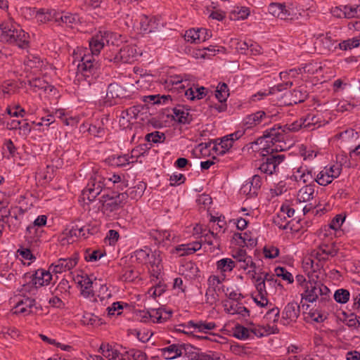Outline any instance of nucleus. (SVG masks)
<instances>
[{"mask_svg":"<svg viewBox=\"0 0 360 360\" xmlns=\"http://www.w3.org/2000/svg\"><path fill=\"white\" fill-rule=\"evenodd\" d=\"M342 11L344 18H355L360 17V4L342 6Z\"/></svg>","mask_w":360,"mask_h":360,"instance_id":"45","label":"nucleus"},{"mask_svg":"<svg viewBox=\"0 0 360 360\" xmlns=\"http://www.w3.org/2000/svg\"><path fill=\"white\" fill-rule=\"evenodd\" d=\"M141 108V105H134L122 111L120 122L127 120L129 122L131 120H136Z\"/></svg>","mask_w":360,"mask_h":360,"instance_id":"37","label":"nucleus"},{"mask_svg":"<svg viewBox=\"0 0 360 360\" xmlns=\"http://www.w3.org/2000/svg\"><path fill=\"white\" fill-rule=\"evenodd\" d=\"M99 230L96 224H86L79 226L77 224H72L70 229H66L65 234L68 236L87 238L90 235L96 234Z\"/></svg>","mask_w":360,"mask_h":360,"instance_id":"13","label":"nucleus"},{"mask_svg":"<svg viewBox=\"0 0 360 360\" xmlns=\"http://www.w3.org/2000/svg\"><path fill=\"white\" fill-rule=\"evenodd\" d=\"M314 188L313 186L309 184L301 188L297 195L296 201L299 202H306L313 199Z\"/></svg>","mask_w":360,"mask_h":360,"instance_id":"34","label":"nucleus"},{"mask_svg":"<svg viewBox=\"0 0 360 360\" xmlns=\"http://www.w3.org/2000/svg\"><path fill=\"white\" fill-rule=\"evenodd\" d=\"M284 4L279 3H271L269 6L268 11L272 15L281 19V15L283 14Z\"/></svg>","mask_w":360,"mask_h":360,"instance_id":"60","label":"nucleus"},{"mask_svg":"<svg viewBox=\"0 0 360 360\" xmlns=\"http://www.w3.org/2000/svg\"><path fill=\"white\" fill-rule=\"evenodd\" d=\"M261 185L262 179L260 176L255 174L242 186L240 193L249 197H253L257 194Z\"/></svg>","mask_w":360,"mask_h":360,"instance_id":"20","label":"nucleus"},{"mask_svg":"<svg viewBox=\"0 0 360 360\" xmlns=\"http://www.w3.org/2000/svg\"><path fill=\"white\" fill-rule=\"evenodd\" d=\"M224 311L231 315L238 314L243 317L249 316V310L238 302H229L224 304Z\"/></svg>","mask_w":360,"mask_h":360,"instance_id":"31","label":"nucleus"},{"mask_svg":"<svg viewBox=\"0 0 360 360\" xmlns=\"http://www.w3.org/2000/svg\"><path fill=\"white\" fill-rule=\"evenodd\" d=\"M188 79L186 78V76L181 75H174L170 76L165 80V84L167 87H174L176 89H185V85L183 84L184 82H187Z\"/></svg>","mask_w":360,"mask_h":360,"instance_id":"40","label":"nucleus"},{"mask_svg":"<svg viewBox=\"0 0 360 360\" xmlns=\"http://www.w3.org/2000/svg\"><path fill=\"white\" fill-rule=\"evenodd\" d=\"M304 123V129L311 131L316 128H319L325 125L327 122L323 119L321 113L318 112H311L303 117Z\"/></svg>","mask_w":360,"mask_h":360,"instance_id":"21","label":"nucleus"},{"mask_svg":"<svg viewBox=\"0 0 360 360\" xmlns=\"http://www.w3.org/2000/svg\"><path fill=\"white\" fill-rule=\"evenodd\" d=\"M180 271L185 276L194 278L198 276V268L196 264L192 262H187L180 268Z\"/></svg>","mask_w":360,"mask_h":360,"instance_id":"41","label":"nucleus"},{"mask_svg":"<svg viewBox=\"0 0 360 360\" xmlns=\"http://www.w3.org/2000/svg\"><path fill=\"white\" fill-rule=\"evenodd\" d=\"M151 252V249L146 246L143 248L136 250L134 252V257L139 263L146 264H148L149 255Z\"/></svg>","mask_w":360,"mask_h":360,"instance_id":"44","label":"nucleus"},{"mask_svg":"<svg viewBox=\"0 0 360 360\" xmlns=\"http://www.w3.org/2000/svg\"><path fill=\"white\" fill-rule=\"evenodd\" d=\"M233 335L240 340H247L250 336V330L243 326L237 325L233 328Z\"/></svg>","mask_w":360,"mask_h":360,"instance_id":"53","label":"nucleus"},{"mask_svg":"<svg viewBox=\"0 0 360 360\" xmlns=\"http://www.w3.org/2000/svg\"><path fill=\"white\" fill-rule=\"evenodd\" d=\"M202 34H207V30L205 28L191 29L187 30L185 34V39L191 43H200L208 39V37L202 36Z\"/></svg>","mask_w":360,"mask_h":360,"instance_id":"30","label":"nucleus"},{"mask_svg":"<svg viewBox=\"0 0 360 360\" xmlns=\"http://www.w3.org/2000/svg\"><path fill=\"white\" fill-rule=\"evenodd\" d=\"M30 278L32 285H24L23 290L34 294L39 287L49 284L52 279V275L49 271L40 269L32 274Z\"/></svg>","mask_w":360,"mask_h":360,"instance_id":"11","label":"nucleus"},{"mask_svg":"<svg viewBox=\"0 0 360 360\" xmlns=\"http://www.w3.org/2000/svg\"><path fill=\"white\" fill-rule=\"evenodd\" d=\"M143 80L139 79L134 84H127L122 87L117 83H111L108 85L106 96L108 98H130L136 93V90L142 87Z\"/></svg>","mask_w":360,"mask_h":360,"instance_id":"7","label":"nucleus"},{"mask_svg":"<svg viewBox=\"0 0 360 360\" xmlns=\"http://www.w3.org/2000/svg\"><path fill=\"white\" fill-rule=\"evenodd\" d=\"M78 284L81 286L82 289V293L84 296L87 297L93 293V282L92 280L87 275L81 276L80 279L78 280Z\"/></svg>","mask_w":360,"mask_h":360,"instance_id":"43","label":"nucleus"},{"mask_svg":"<svg viewBox=\"0 0 360 360\" xmlns=\"http://www.w3.org/2000/svg\"><path fill=\"white\" fill-rule=\"evenodd\" d=\"M174 118L182 124H189L193 120V117L189 113L188 110L182 107L174 109Z\"/></svg>","mask_w":360,"mask_h":360,"instance_id":"35","label":"nucleus"},{"mask_svg":"<svg viewBox=\"0 0 360 360\" xmlns=\"http://www.w3.org/2000/svg\"><path fill=\"white\" fill-rule=\"evenodd\" d=\"M18 28L11 21L4 22L0 24L1 37L6 41L8 39H13L14 32Z\"/></svg>","mask_w":360,"mask_h":360,"instance_id":"33","label":"nucleus"},{"mask_svg":"<svg viewBox=\"0 0 360 360\" xmlns=\"http://www.w3.org/2000/svg\"><path fill=\"white\" fill-rule=\"evenodd\" d=\"M117 35L110 31H99L89 41V49H78L73 53V63L77 64V80L91 85L100 74L101 65L95 58L105 44H114ZM85 84H82L84 86Z\"/></svg>","mask_w":360,"mask_h":360,"instance_id":"1","label":"nucleus"},{"mask_svg":"<svg viewBox=\"0 0 360 360\" xmlns=\"http://www.w3.org/2000/svg\"><path fill=\"white\" fill-rule=\"evenodd\" d=\"M29 84L31 87L34 89V91L37 90H44L47 91L48 88H51V86L48 84L44 79L40 78H35L30 81H29Z\"/></svg>","mask_w":360,"mask_h":360,"instance_id":"58","label":"nucleus"},{"mask_svg":"<svg viewBox=\"0 0 360 360\" xmlns=\"http://www.w3.org/2000/svg\"><path fill=\"white\" fill-rule=\"evenodd\" d=\"M103 170H93V174L87 184L86 186L82 191L84 199L89 201H93L101 193L103 188L108 186V184L105 182Z\"/></svg>","mask_w":360,"mask_h":360,"instance_id":"6","label":"nucleus"},{"mask_svg":"<svg viewBox=\"0 0 360 360\" xmlns=\"http://www.w3.org/2000/svg\"><path fill=\"white\" fill-rule=\"evenodd\" d=\"M283 14L281 15V19L285 20H294L299 18L300 13H297L295 8L292 5L285 6L284 4V9H283Z\"/></svg>","mask_w":360,"mask_h":360,"instance_id":"46","label":"nucleus"},{"mask_svg":"<svg viewBox=\"0 0 360 360\" xmlns=\"http://www.w3.org/2000/svg\"><path fill=\"white\" fill-rule=\"evenodd\" d=\"M262 122H264V124L268 123L270 122V117L265 112L259 110L247 115L243 120V125L245 129H251Z\"/></svg>","mask_w":360,"mask_h":360,"instance_id":"18","label":"nucleus"},{"mask_svg":"<svg viewBox=\"0 0 360 360\" xmlns=\"http://www.w3.org/2000/svg\"><path fill=\"white\" fill-rule=\"evenodd\" d=\"M274 223L280 229H287L288 225L289 224V221H288L287 217L284 214V212L281 210L278 212L277 215L274 219Z\"/></svg>","mask_w":360,"mask_h":360,"instance_id":"55","label":"nucleus"},{"mask_svg":"<svg viewBox=\"0 0 360 360\" xmlns=\"http://www.w3.org/2000/svg\"><path fill=\"white\" fill-rule=\"evenodd\" d=\"M146 188V184L143 181H139L136 186L129 188L125 192L120 193L124 195V202L128 198L132 200L140 198Z\"/></svg>","mask_w":360,"mask_h":360,"instance_id":"29","label":"nucleus"},{"mask_svg":"<svg viewBox=\"0 0 360 360\" xmlns=\"http://www.w3.org/2000/svg\"><path fill=\"white\" fill-rule=\"evenodd\" d=\"M319 237L322 241L310 253L311 267L314 270L323 268V264L338 253V248L332 237H328L326 233H321Z\"/></svg>","mask_w":360,"mask_h":360,"instance_id":"3","label":"nucleus"},{"mask_svg":"<svg viewBox=\"0 0 360 360\" xmlns=\"http://www.w3.org/2000/svg\"><path fill=\"white\" fill-rule=\"evenodd\" d=\"M188 347L192 349L191 346L186 345H171L169 347H165L162 349V354L164 358L166 359H174L176 357L181 356L182 349L186 351Z\"/></svg>","mask_w":360,"mask_h":360,"instance_id":"27","label":"nucleus"},{"mask_svg":"<svg viewBox=\"0 0 360 360\" xmlns=\"http://www.w3.org/2000/svg\"><path fill=\"white\" fill-rule=\"evenodd\" d=\"M138 52L134 45L123 46L113 57L106 55L105 58L115 63H131L136 60Z\"/></svg>","mask_w":360,"mask_h":360,"instance_id":"10","label":"nucleus"},{"mask_svg":"<svg viewBox=\"0 0 360 360\" xmlns=\"http://www.w3.org/2000/svg\"><path fill=\"white\" fill-rule=\"evenodd\" d=\"M150 236L155 243L166 247L174 241L176 235L169 230H153Z\"/></svg>","mask_w":360,"mask_h":360,"instance_id":"16","label":"nucleus"},{"mask_svg":"<svg viewBox=\"0 0 360 360\" xmlns=\"http://www.w3.org/2000/svg\"><path fill=\"white\" fill-rule=\"evenodd\" d=\"M238 264L240 269L243 270L249 269L248 274L255 278V275L257 274V266L251 256L248 255Z\"/></svg>","mask_w":360,"mask_h":360,"instance_id":"39","label":"nucleus"},{"mask_svg":"<svg viewBox=\"0 0 360 360\" xmlns=\"http://www.w3.org/2000/svg\"><path fill=\"white\" fill-rule=\"evenodd\" d=\"M342 172V165L335 164L323 167L316 176L315 181L320 186H326L338 178Z\"/></svg>","mask_w":360,"mask_h":360,"instance_id":"9","label":"nucleus"},{"mask_svg":"<svg viewBox=\"0 0 360 360\" xmlns=\"http://www.w3.org/2000/svg\"><path fill=\"white\" fill-rule=\"evenodd\" d=\"M330 290L321 281L309 280L304 286V290L302 293V299L309 302L316 300L325 303L329 300Z\"/></svg>","mask_w":360,"mask_h":360,"instance_id":"5","label":"nucleus"},{"mask_svg":"<svg viewBox=\"0 0 360 360\" xmlns=\"http://www.w3.org/2000/svg\"><path fill=\"white\" fill-rule=\"evenodd\" d=\"M222 281L218 276L212 275L207 279L208 288L205 292L206 302L213 304L218 299V292L224 291Z\"/></svg>","mask_w":360,"mask_h":360,"instance_id":"12","label":"nucleus"},{"mask_svg":"<svg viewBox=\"0 0 360 360\" xmlns=\"http://www.w3.org/2000/svg\"><path fill=\"white\" fill-rule=\"evenodd\" d=\"M267 143L266 147L261 148L262 158L259 166L261 172L271 175L276 174L278 171L279 165L285 160L284 155L274 154V152L283 150L282 146L276 143H271L269 139H264L263 141Z\"/></svg>","mask_w":360,"mask_h":360,"instance_id":"2","label":"nucleus"},{"mask_svg":"<svg viewBox=\"0 0 360 360\" xmlns=\"http://www.w3.org/2000/svg\"><path fill=\"white\" fill-rule=\"evenodd\" d=\"M205 91L206 89L203 86L195 88V89L189 88L185 91V95L191 100H193L195 98L201 99L206 95Z\"/></svg>","mask_w":360,"mask_h":360,"instance_id":"50","label":"nucleus"},{"mask_svg":"<svg viewBox=\"0 0 360 360\" xmlns=\"http://www.w3.org/2000/svg\"><path fill=\"white\" fill-rule=\"evenodd\" d=\"M327 318V315L319 311L318 309H311L305 317L307 321H314L316 323H322Z\"/></svg>","mask_w":360,"mask_h":360,"instance_id":"47","label":"nucleus"},{"mask_svg":"<svg viewBox=\"0 0 360 360\" xmlns=\"http://www.w3.org/2000/svg\"><path fill=\"white\" fill-rule=\"evenodd\" d=\"M78 259L76 256L70 258H60L52 264L49 269L55 274H61L72 269L77 264Z\"/></svg>","mask_w":360,"mask_h":360,"instance_id":"17","label":"nucleus"},{"mask_svg":"<svg viewBox=\"0 0 360 360\" xmlns=\"http://www.w3.org/2000/svg\"><path fill=\"white\" fill-rule=\"evenodd\" d=\"M188 244H181L179 245H177L173 250L172 253L177 254L179 257H183L186 255H191L190 252L191 250Z\"/></svg>","mask_w":360,"mask_h":360,"instance_id":"64","label":"nucleus"},{"mask_svg":"<svg viewBox=\"0 0 360 360\" xmlns=\"http://www.w3.org/2000/svg\"><path fill=\"white\" fill-rule=\"evenodd\" d=\"M304 128L303 117L295 121L290 124L281 126L276 124L273 127L268 129L264 131L263 136L257 139L256 144H261L264 139H270V142L273 144L281 143L284 141L285 134L287 131H297L300 129Z\"/></svg>","mask_w":360,"mask_h":360,"instance_id":"4","label":"nucleus"},{"mask_svg":"<svg viewBox=\"0 0 360 360\" xmlns=\"http://www.w3.org/2000/svg\"><path fill=\"white\" fill-rule=\"evenodd\" d=\"M317 39L323 45L324 50L330 51L336 48L335 41L332 39L328 33L326 35L321 34Z\"/></svg>","mask_w":360,"mask_h":360,"instance_id":"51","label":"nucleus"},{"mask_svg":"<svg viewBox=\"0 0 360 360\" xmlns=\"http://www.w3.org/2000/svg\"><path fill=\"white\" fill-rule=\"evenodd\" d=\"M160 27V22L155 17L149 18L144 15L141 16L140 29L143 33L148 34L155 32Z\"/></svg>","mask_w":360,"mask_h":360,"instance_id":"23","label":"nucleus"},{"mask_svg":"<svg viewBox=\"0 0 360 360\" xmlns=\"http://www.w3.org/2000/svg\"><path fill=\"white\" fill-rule=\"evenodd\" d=\"M229 96L228 86L225 83H219L215 91V96L220 103L226 102Z\"/></svg>","mask_w":360,"mask_h":360,"instance_id":"48","label":"nucleus"},{"mask_svg":"<svg viewBox=\"0 0 360 360\" xmlns=\"http://www.w3.org/2000/svg\"><path fill=\"white\" fill-rule=\"evenodd\" d=\"M162 262L161 252L159 250H155L152 252L149 255V264L152 267H156L158 270L160 269Z\"/></svg>","mask_w":360,"mask_h":360,"instance_id":"56","label":"nucleus"},{"mask_svg":"<svg viewBox=\"0 0 360 360\" xmlns=\"http://www.w3.org/2000/svg\"><path fill=\"white\" fill-rule=\"evenodd\" d=\"M290 103L297 104L304 102L308 97V94L304 88L299 86L290 93Z\"/></svg>","mask_w":360,"mask_h":360,"instance_id":"42","label":"nucleus"},{"mask_svg":"<svg viewBox=\"0 0 360 360\" xmlns=\"http://www.w3.org/2000/svg\"><path fill=\"white\" fill-rule=\"evenodd\" d=\"M263 253L266 258L274 259L278 256L279 250L272 245L265 246L263 249Z\"/></svg>","mask_w":360,"mask_h":360,"instance_id":"63","label":"nucleus"},{"mask_svg":"<svg viewBox=\"0 0 360 360\" xmlns=\"http://www.w3.org/2000/svg\"><path fill=\"white\" fill-rule=\"evenodd\" d=\"M236 266V262L230 258L221 259L216 263L217 269L222 274L231 271Z\"/></svg>","mask_w":360,"mask_h":360,"instance_id":"38","label":"nucleus"},{"mask_svg":"<svg viewBox=\"0 0 360 360\" xmlns=\"http://www.w3.org/2000/svg\"><path fill=\"white\" fill-rule=\"evenodd\" d=\"M360 44V39L354 37L345 40L338 44V46L341 50L347 51L351 50L354 48L358 47Z\"/></svg>","mask_w":360,"mask_h":360,"instance_id":"54","label":"nucleus"},{"mask_svg":"<svg viewBox=\"0 0 360 360\" xmlns=\"http://www.w3.org/2000/svg\"><path fill=\"white\" fill-rule=\"evenodd\" d=\"M165 139V134L158 131L149 133L146 136V140L147 141L152 142L154 143L163 142Z\"/></svg>","mask_w":360,"mask_h":360,"instance_id":"59","label":"nucleus"},{"mask_svg":"<svg viewBox=\"0 0 360 360\" xmlns=\"http://www.w3.org/2000/svg\"><path fill=\"white\" fill-rule=\"evenodd\" d=\"M100 350H101L103 356L109 360H116L117 359L124 360L122 355H121L117 349H113L112 347L108 344H101Z\"/></svg>","mask_w":360,"mask_h":360,"instance_id":"36","label":"nucleus"},{"mask_svg":"<svg viewBox=\"0 0 360 360\" xmlns=\"http://www.w3.org/2000/svg\"><path fill=\"white\" fill-rule=\"evenodd\" d=\"M57 15L56 24L60 26L65 25L68 27H72L74 25L79 22L78 15L70 13L68 12H58Z\"/></svg>","mask_w":360,"mask_h":360,"instance_id":"26","label":"nucleus"},{"mask_svg":"<svg viewBox=\"0 0 360 360\" xmlns=\"http://www.w3.org/2000/svg\"><path fill=\"white\" fill-rule=\"evenodd\" d=\"M30 36L29 34L25 32L22 29H17L14 32L13 39H8L6 42L14 44L19 48L26 49L29 46Z\"/></svg>","mask_w":360,"mask_h":360,"instance_id":"28","label":"nucleus"},{"mask_svg":"<svg viewBox=\"0 0 360 360\" xmlns=\"http://www.w3.org/2000/svg\"><path fill=\"white\" fill-rule=\"evenodd\" d=\"M181 326L187 329L193 328L197 330L198 332L206 333L214 329L217 326L214 322H205L202 321L195 322L193 321H189L186 324L181 325Z\"/></svg>","mask_w":360,"mask_h":360,"instance_id":"32","label":"nucleus"},{"mask_svg":"<svg viewBox=\"0 0 360 360\" xmlns=\"http://www.w3.org/2000/svg\"><path fill=\"white\" fill-rule=\"evenodd\" d=\"M33 309H36L35 300L27 297H23L17 302L15 307V313L28 315L33 312Z\"/></svg>","mask_w":360,"mask_h":360,"instance_id":"25","label":"nucleus"},{"mask_svg":"<svg viewBox=\"0 0 360 360\" xmlns=\"http://www.w3.org/2000/svg\"><path fill=\"white\" fill-rule=\"evenodd\" d=\"M103 253L100 250L86 249L84 253V258L88 262H95L103 257Z\"/></svg>","mask_w":360,"mask_h":360,"instance_id":"49","label":"nucleus"},{"mask_svg":"<svg viewBox=\"0 0 360 360\" xmlns=\"http://www.w3.org/2000/svg\"><path fill=\"white\" fill-rule=\"evenodd\" d=\"M99 202L101 203L100 209L102 213L109 219L114 218L116 211L125 203L124 195L120 193L116 195L103 194L99 198Z\"/></svg>","mask_w":360,"mask_h":360,"instance_id":"8","label":"nucleus"},{"mask_svg":"<svg viewBox=\"0 0 360 360\" xmlns=\"http://www.w3.org/2000/svg\"><path fill=\"white\" fill-rule=\"evenodd\" d=\"M349 292L345 289H338L334 293L335 300L341 304H345L349 300Z\"/></svg>","mask_w":360,"mask_h":360,"instance_id":"57","label":"nucleus"},{"mask_svg":"<svg viewBox=\"0 0 360 360\" xmlns=\"http://www.w3.org/2000/svg\"><path fill=\"white\" fill-rule=\"evenodd\" d=\"M315 173L312 169H309L307 167H300L293 169V173L291 179L296 181H302L304 184L310 183L315 181Z\"/></svg>","mask_w":360,"mask_h":360,"instance_id":"22","label":"nucleus"},{"mask_svg":"<svg viewBox=\"0 0 360 360\" xmlns=\"http://www.w3.org/2000/svg\"><path fill=\"white\" fill-rule=\"evenodd\" d=\"M275 273L278 277H281L283 280L292 283L294 281L293 276L284 267H277L275 269Z\"/></svg>","mask_w":360,"mask_h":360,"instance_id":"61","label":"nucleus"},{"mask_svg":"<svg viewBox=\"0 0 360 360\" xmlns=\"http://www.w3.org/2000/svg\"><path fill=\"white\" fill-rule=\"evenodd\" d=\"M233 144L231 139L226 136L221 139L220 143L215 146V150L219 154L222 155L228 151L233 146Z\"/></svg>","mask_w":360,"mask_h":360,"instance_id":"52","label":"nucleus"},{"mask_svg":"<svg viewBox=\"0 0 360 360\" xmlns=\"http://www.w3.org/2000/svg\"><path fill=\"white\" fill-rule=\"evenodd\" d=\"M146 314H148L150 320L153 323H161L167 321L172 316V311H167L162 308L158 309H149L146 311Z\"/></svg>","mask_w":360,"mask_h":360,"instance_id":"24","label":"nucleus"},{"mask_svg":"<svg viewBox=\"0 0 360 360\" xmlns=\"http://www.w3.org/2000/svg\"><path fill=\"white\" fill-rule=\"evenodd\" d=\"M44 233V229L28 226L25 235V241L30 248L38 247L42 240Z\"/></svg>","mask_w":360,"mask_h":360,"instance_id":"19","label":"nucleus"},{"mask_svg":"<svg viewBox=\"0 0 360 360\" xmlns=\"http://www.w3.org/2000/svg\"><path fill=\"white\" fill-rule=\"evenodd\" d=\"M300 306L295 302L288 303L283 311L281 321L283 325H288L292 322L296 321L300 315Z\"/></svg>","mask_w":360,"mask_h":360,"instance_id":"15","label":"nucleus"},{"mask_svg":"<svg viewBox=\"0 0 360 360\" xmlns=\"http://www.w3.org/2000/svg\"><path fill=\"white\" fill-rule=\"evenodd\" d=\"M25 63L30 68H40L42 65L40 58L36 56H28Z\"/></svg>","mask_w":360,"mask_h":360,"instance_id":"62","label":"nucleus"},{"mask_svg":"<svg viewBox=\"0 0 360 360\" xmlns=\"http://www.w3.org/2000/svg\"><path fill=\"white\" fill-rule=\"evenodd\" d=\"M25 11L31 16H34L39 23H46L50 21H54L56 23L58 14L54 9L26 8Z\"/></svg>","mask_w":360,"mask_h":360,"instance_id":"14","label":"nucleus"}]
</instances>
